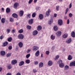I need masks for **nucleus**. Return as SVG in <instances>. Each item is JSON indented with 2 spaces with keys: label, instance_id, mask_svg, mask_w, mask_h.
<instances>
[{
  "label": "nucleus",
  "instance_id": "11",
  "mask_svg": "<svg viewBox=\"0 0 75 75\" xmlns=\"http://www.w3.org/2000/svg\"><path fill=\"white\" fill-rule=\"evenodd\" d=\"M18 6V3H15L13 5V7L14 8H17Z\"/></svg>",
  "mask_w": 75,
  "mask_h": 75
},
{
  "label": "nucleus",
  "instance_id": "41",
  "mask_svg": "<svg viewBox=\"0 0 75 75\" xmlns=\"http://www.w3.org/2000/svg\"><path fill=\"white\" fill-rule=\"evenodd\" d=\"M56 10L58 11L59 9V6H56Z\"/></svg>",
  "mask_w": 75,
  "mask_h": 75
},
{
  "label": "nucleus",
  "instance_id": "7",
  "mask_svg": "<svg viewBox=\"0 0 75 75\" xmlns=\"http://www.w3.org/2000/svg\"><path fill=\"white\" fill-rule=\"evenodd\" d=\"M50 13H51V10L50 9H48L46 13L47 16H50Z\"/></svg>",
  "mask_w": 75,
  "mask_h": 75
},
{
  "label": "nucleus",
  "instance_id": "8",
  "mask_svg": "<svg viewBox=\"0 0 75 75\" xmlns=\"http://www.w3.org/2000/svg\"><path fill=\"white\" fill-rule=\"evenodd\" d=\"M33 23V19H31L28 21L29 24H32Z\"/></svg>",
  "mask_w": 75,
  "mask_h": 75
},
{
  "label": "nucleus",
  "instance_id": "36",
  "mask_svg": "<svg viewBox=\"0 0 75 75\" xmlns=\"http://www.w3.org/2000/svg\"><path fill=\"white\" fill-rule=\"evenodd\" d=\"M62 60H59L57 62V64H60L62 63Z\"/></svg>",
  "mask_w": 75,
  "mask_h": 75
},
{
  "label": "nucleus",
  "instance_id": "53",
  "mask_svg": "<svg viewBox=\"0 0 75 75\" xmlns=\"http://www.w3.org/2000/svg\"><path fill=\"white\" fill-rule=\"evenodd\" d=\"M72 7V3H71L69 6V8H71Z\"/></svg>",
  "mask_w": 75,
  "mask_h": 75
},
{
  "label": "nucleus",
  "instance_id": "15",
  "mask_svg": "<svg viewBox=\"0 0 75 75\" xmlns=\"http://www.w3.org/2000/svg\"><path fill=\"white\" fill-rule=\"evenodd\" d=\"M19 14L20 16L22 17V16H23V14H24V11H21L19 12Z\"/></svg>",
  "mask_w": 75,
  "mask_h": 75
},
{
  "label": "nucleus",
  "instance_id": "9",
  "mask_svg": "<svg viewBox=\"0 0 75 75\" xmlns=\"http://www.w3.org/2000/svg\"><path fill=\"white\" fill-rule=\"evenodd\" d=\"M1 55L2 56H4L6 54V52L4 51H1Z\"/></svg>",
  "mask_w": 75,
  "mask_h": 75
},
{
  "label": "nucleus",
  "instance_id": "55",
  "mask_svg": "<svg viewBox=\"0 0 75 75\" xmlns=\"http://www.w3.org/2000/svg\"><path fill=\"white\" fill-rule=\"evenodd\" d=\"M38 64V62L37 61L35 62V65H37Z\"/></svg>",
  "mask_w": 75,
  "mask_h": 75
},
{
  "label": "nucleus",
  "instance_id": "64",
  "mask_svg": "<svg viewBox=\"0 0 75 75\" xmlns=\"http://www.w3.org/2000/svg\"><path fill=\"white\" fill-rule=\"evenodd\" d=\"M37 1V0H34V3H35Z\"/></svg>",
  "mask_w": 75,
  "mask_h": 75
},
{
  "label": "nucleus",
  "instance_id": "58",
  "mask_svg": "<svg viewBox=\"0 0 75 75\" xmlns=\"http://www.w3.org/2000/svg\"><path fill=\"white\" fill-rule=\"evenodd\" d=\"M31 51V50H28V51H27V53H28L29 52H30Z\"/></svg>",
  "mask_w": 75,
  "mask_h": 75
},
{
  "label": "nucleus",
  "instance_id": "39",
  "mask_svg": "<svg viewBox=\"0 0 75 75\" xmlns=\"http://www.w3.org/2000/svg\"><path fill=\"white\" fill-rule=\"evenodd\" d=\"M11 55V53H8L6 55V57H10Z\"/></svg>",
  "mask_w": 75,
  "mask_h": 75
},
{
  "label": "nucleus",
  "instance_id": "31",
  "mask_svg": "<svg viewBox=\"0 0 75 75\" xmlns=\"http://www.w3.org/2000/svg\"><path fill=\"white\" fill-rule=\"evenodd\" d=\"M50 38L51 39V40H54L55 39V36H53V35H52L51 36Z\"/></svg>",
  "mask_w": 75,
  "mask_h": 75
},
{
  "label": "nucleus",
  "instance_id": "49",
  "mask_svg": "<svg viewBox=\"0 0 75 75\" xmlns=\"http://www.w3.org/2000/svg\"><path fill=\"white\" fill-rule=\"evenodd\" d=\"M46 54L47 55H49V54H50V51H47L46 52Z\"/></svg>",
  "mask_w": 75,
  "mask_h": 75
},
{
  "label": "nucleus",
  "instance_id": "42",
  "mask_svg": "<svg viewBox=\"0 0 75 75\" xmlns=\"http://www.w3.org/2000/svg\"><path fill=\"white\" fill-rule=\"evenodd\" d=\"M29 57H30V54H29L26 55V58H27V59H28V58H29Z\"/></svg>",
  "mask_w": 75,
  "mask_h": 75
},
{
  "label": "nucleus",
  "instance_id": "17",
  "mask_svg": "<svg viewBox=\"0 0 75 75\" xmlns=\"http://www.w3.org/2000/svg\"><path fill=\"white\" fill-rule=\"evenodd\" d=\"M39 17L40 20H42L44 18V16L42 14H40L39 15Z\"/></svg>",
  "mask_w": 75,
  "mask_h": 75
},
{
  "label": "nucleus",
  "instance_id": "27",
  "mask_svg": "<svg viewBox=\"0 0 75 75\" xmlns=\"http://www.w3.org/2000/svg\"><path fill=\"white\" fill-rule=\"evenodd\" d=\"M54 31H57L58 29V28L57 27V26H55L53 28Z\"/></svg>",
  "mask_w": 75,
  "mask_h": 75
},
{
  "label": "nucleus",
  "instance_id": "51",
  "mask_svg": "<svg viewBox=\"0 0 75 75\" xmlns=\"http://www.w3.org/2000/svg\"><path fill=\"white\" fill-rule=\"evenodd\" d=\"M10 31V29H7L6 30V32H7L8 33H9Z\"/></svg>",
  "mask_w": 75,
  "mask_h": 75
},
{
  "label": "nucleus",
  "instance_id": "57",
  "mask_svg": "<svg viewBox=\"0 0 75 75\" xmlns=\"http://www.w3.org/2000/svg\"><path fill=\"white\" fill-rule=\"evenodd\" d=\"M69 20L68 19L67 20V24H69Z\"/></svg>",
  "mask_w": 75,
  "mask_h": 75
},
{
  "label": "nucleus",
  "instance_id": "24",
  "mask_svg": "<svg viewBox=\"0 0 75 75\" xmlns=\"http://www.w3.org/2000/svg\"><path fill=\"white\" fill-rule=\"evenodd\" d=\"M63 37L64 38H67L68 37V34L67 33H65L63 35Z\"/></svg>",
  "mask_w": 75,
  "mask_h": 75
},
{
  "label": "nucleus",
  "instance_id": "46",
  "mask_svg": "<svg viewBox=\"0 0 75 75\" xmlns=\"http://www.w3.org/2000/svg\"><path fill=\"white\" fill-rule=\"evenodd\" d=\"M15 32H16V30L13 29V30H12L11 32L12 33H15Z\"/></svg>",
  "mask_w": 75,
  "mask_h": 75
},
{
  "label": "nucleus",
  "instance_id": "33",
  "mask_svg": "<svg viewBox=\"0 0 75 75\" xmlns=\"http://www.w3.org/2000/svg\"><path fill=\"white\" fill-rule=\"evenodd\" d=\"M23 29H21V30H19L18 33H20V34H21V33H23Z\"/></svg>",
  "mask_w": 75,
  "mask_h": 75
},
{
  "label": "nucleus",
  "instance_id": "29",
  "mask_svg": "<svg viewBox=\"0 0 75 75\" xmlns=\"http://www.w3.org/2000/svg\"><path fill=\"white\" fill-rule=\"evenodd\" d=\"M6 11L7 13H8L10 12V9L8 8H7L6 9Z\"/></svg>",
  "mask_w": 75,
  "mask_h": 75
},
{
  "label": "nucleus",
  "instance_id": "34",
  "mask_svg": "<svg viewBox=\"0 0 75 75\" xmlns=\"http://www.w3.org/2000/svg\"><path fill=\"white\" fill-rule=\"evenodd\" d=\"M25 62L26 64H30V60L29 59H27L25 60Z\"/></svg>",
  "mask_w": 75,
  "mask_h": 75
},
{
  "label": "nucleus",
  "instance_id": "45",
  "mask_svg": "<svg viewBox=\"0 0 75 75\" xmlns=\"http://www.w3.org/2000/svg\"><path fill=\"white\" fill-rule=\"evenodd\" d=\"M68 10H69V8H67L66 9L65 14H67V13H68Z\"/></svg>",
  "mask_w": 75,
  "mask_h": 75
},
{
  "label": "nucleus",
  "instance_id": "23",
  "mask_svg": "<svg viewBox=\"0 0 75 75\" xmlns=\"http://www.w3.org/2000/svg\"><path fill=\"white\" fill-rule=\"evenodd\" d=\"M40 51L38 50L35 53V56L38 57L40 55Z\"/></svg>",
  "mask_w": 75,
  "mask_h": 75
},
{
  "label": "nucleus",
  "instance_id": "4",
  "mask_svg": "<svg viewBox=\"0 0 75 75\" xmlns=\"http://www.w3.org/2000/svg\"><path fill=\"white\" fill-rule=\"evenodd\" d=\"M39 49V47L37 46H34L33 47V50L34 51H37Z\"/></svg>",
  "mask_w": 75,
  "mask_h": 75
},
{
  "label": "nucleus",
  "instance_id": "1",
  "mask_svg": "<svg viewBox=\"0 0 75 75\" xmlns=\"http://www.w3.org/2000/svg\"><path fill=\"white\" fill-rule=\"evenodd\" d=\"M18 38L19 40H23L24 38V35L22 34H20L18 35Z\"/></svg>",
  "mask_w": 75,
  "mask_h": 75
},
{
  "label": "nucleus",
  "instance_id": "52",
  "mask_svg": "<svg viewBox=\"0 0 75 75\" xmlns=\"http://www.w3.org/2000/svg\"><path fill=\"white\" fill-rule=\"evenodd\" d=\"M30 16H31V14H30L27 15L28 18H30Z\"/></svg>",
  "mask_w": 75,
  "mask_h": 75
},
{
  "label": "nucleus",
  "instance_id": "35",
  "mask_svg": "<svg viewBox=\"0 0 75 75\" xmlns=\"http://www.w3.org/2000/svg\"><path fill=\"white\" fill-rule=\"evenodd\" d=\"M12 41V38L10 37L8 39V42H11Z\"/></svg>",
  "mask_w": 75,
  "mask_h": 75
},
{
  "label": "nucleus",
  "instance_id": "19",
  "mask_svg": "<svg viewBox=\"0 0 75 75\" xmlns=\"http://www.w3.org/2000/svg\"><path fill=\"white\" fill-rule=\"evenodd\" d=\"M71 35L72 37L73 38H74L75 37V32L74 31L72 32L71 34Z\"/></svg>",
  "mask_w": 75,
  "mask_h": 75
},
{
  "label": "nucleus",
  "instance_id": "63",
  "mask_svg": "<svg viewBox=\"0 0 75 75\" xmlns=\"http://www.w3.org/2000/svg\"><path fill=\"white\" fill-rule=\"evenodd\" d=\"M16 75H21V74L20 73H18Z\"/></svg>",
  "mask_w": 75,
  "mask_h": 75
},
{
  "label": "nucleus",
  "instance_id": "30",
  "mask_svg": "<svg viewBox=\"0 0 75 75\" xmlns=\"http://www.w3.org/2000/svg\"><path fill=\"white\" fill-rule=\"evenodd\" d=\"M7 67L8 69H10L12 68V66L11 64H9L7 66Z\"/></svg>",
  "mask_w": 75,
  "mask_h": 75
},
{
  "label": "nucleus",
  "instance_id": "38",
  "mask_svg": "<svg viewBox=\"0 0 75 75\" xmlns=\"http://www.w3.org/2000/svg\"><path fill=\"white\" fill-rule=\"evenodd\" d=\"M9 21L10 22H13L14 21V19L12 18H10Z\"/></svg>",
  "mask_w": 75,
  "mask_h": 75
},
{
  "label": "nucleus",
  "instance_id": "50",
  "mask_svg": "<svg viewBox=\"0 0 75 75\" xmlns=\"http://www.w3.org/2000/svg\"><path fill=\"white\" fill-rule=\"evenodd\" d=\"M33 72L34 73H35L37 72V70L36 69H33Z\"/></svg>",
  "mask_w": 75,
  "mask_h": 75
},
{
  "label": "nucleus",
  "instance_id": "61",
  "mask_svg": "<svg viewBox=\"0 0 75 75\" xmlns=\"http://www.w3.org/2000/svg\"><path fill=\"white\" fill-rule=\"evenodd\" d=\"M6 75H11V74L10 73H8Z\"/></svg>",
  "mask_w": 75,
  "mask_h": 75
},
{
  "label": "nucleus",
  "instance_id": "6",
  "mask_svg": "<svg viewBox=\"0 0 75 75\" xmlns=\"http://www.w3.org/2000/svg\"><path fill=\"white\" fill-rule=\"evenodd\" d=\"M16 63H17V61L16 60H13L11 62V64H12V65H15Z\"/></svg>",
  "mask_w": 75,
  "mask_h": 75
},
{
  "label": "nucleus",
  "instance_id": "13",
  "mask_svg": "<svg viewBox=\"0 0 75 75\" xmlns=\"http://www.w3.org/2000/svg\"><path fill=\"white\" fill-rule=\"evenodd\" d=\"M12 16L13 17H14V18H16L18 17V15L16 13H13L12 14Z\"/></svg>",
  "mask_w": 75,
  "mask_h": 75
},
{
  "label": "nucleus",
  "instance_id": "3",
  "mask_svg": "<svg viewBox=\"0 0 75 75\" xmlns=\"http://www.w3.org/2000/svg\"><path fill=\"white\" fill-rule=\"evenodd\" d=\"M58 24L59 25H62L63 24V21L62 20H59L58 21Z\"/></svg>",
  "mask_w": 75,
  "mask_h": 75
},
{
  "label": "nucleus",
  "instance_id": "28",
  "mask_svg": "<svg viewBox=\"0 0 75 75\" xmlns=\"http://www.w3.org/2000/svg\"><path fill=\"white\" fill-rule=\"evenodd\" d=\"M72 59V57L71 55H69L68 57V60L70 61V60H71Z\"/></svg>",
  "mask_w": 75,
  "mask_h": 75
},
{
  "label": "nucleus",
  "instance_id": "48",
  "mask_svg": "<svg viewBox=\"0 0 75 75\" xmlns=\"http://www.w3.org/2000/svg\"><path fill=\"white\" fill-rule=\"evenodd\" d=\"M69 17H72L73 15H72V14L71 13H70L69 14Z\"/></svg>",
  "mask_w": 75,
  "mask_h": 75
},
{
  "label": "nucleus",
  "instance_id": "2",
  "mask_svg": "<svg viewBox=\"0 0 75 75\" xmlns=\"http://www.w3.org/2000/svg\"><path fill=\"white\" fill-rule=\"evenodd\" d=\"M62 34V32L60 31H58L56 33V35L57 37H60V36Z\"/></svg>",
  "mask_w": 75,
  "mask_h": 75
},
{
  "label": "nucleus",
  "instance_id": "40",
  "mask_svg": "<svg viewBox=\"0 0 75 75\" xmlns=\"http://www.w3.org/2000/svg\"><path fill=\"white\" fill-rule=\"evenodd\" d=\"M52 22H53V20L52 19H50V21L49 22V24H51Z\"/></svg>",
  "mask_w": 75,
  "mask_h": 75
},
{
  "label": "nucleus",
  "instance_id": "5",
  "mask_svg": "<svg viewBox=\"0 0 75 75\" xmlns=\"http://www.w3.org/2000/svg\"><path fill=\"white\" fill-rule=\"evenodd\" d=\"M70 67H72L74 66L75 67V61L72 62H71L69 64Z\"/></svg>",
  "mask_w": 75,
  "mask_h": 75
},
{
  "label": "nucleus",
  "instance_id": "21",
  "mask_svg": "<svg viewBox=\"0 0 75 75\" xmlns=\"http://www.w3.org/2000/svg\"><path fill=\"white\" fill-rule=\"evenodd\" d=\"M59 67L60 68H64V64L62 63H61L59 64Z\"/></svg>",
  "mask_w": 75,
  "mask_h": 75
},
{
  "label": "nucleus",
  "instance_id": "43",
  "mask_svg": "<svg viewBox=\"0 0 75 75\" xmlns=\"http://www.w3.org/2000/svg\"><path fill=\"white\" fill-rule=\"evenodd\" d=\"M59 58V55H57L56 56V58H55L54 59L56 61V59H58V58Z\"/></svg>",
  "mask_w": 75,
  "mask_h": 75
},
{
  "label": "nucleus",
  "instance_id": "47",
  "mask_svg": "<svg viewBox=\"0 0 75 75\" xmlns=\"http://www.w3.org/2000/svg\"><path fill=\"white\" fill-rule=\"evenodd\" d=\"M8 49L9 50H11V49H12V46H9V47H8Z\"/></svg>",
  "mask_w": 75,
  "mask_h": 75
},
{
  "label": "nucleus",
  "instance_id": "20",
  "mask_svg": "<svg viewBox=\"0 0 75 75\" xmlns=\"http://www.w3.org/2000/svg\"><path fill=\"white\" fill-rule=\"evenodd\" d=\"M24 64V61H21L19 64V66H22Z\"/></svg>",
  "mask_w": 75,
  "mask_h": 75
},
{
  "label": "nucleus",
  "instance_id": "16",
  "mask_svg": "<svg viewBox=\"0 0 75 75\" xmlns=\"http://www.w3.org/2000/svg\"><path fill=\"white\" fill-rule=\"evenodd\" d=\"M33 35H36L38 34V31L37 30H35L33 32Z\"/></svg>",
  "mask_w": 75,
  "mask_h": 75
},
{
  "label": "nucleus",
  "instance_id": "62",
  "mask_svg": "<svg viewBox=\"0 0 75 75\" xmlns=\"http://www.w3.org/2000/svg\"><path fill=\"white\" fill-rule=\"evenodd\" d=\"M2 69H3L2 67H0V72H1V71H2Z\"/></svg>",
  "mask_w": 75,
  "mask_h": 75
},
{
  "label": "nucleus",
  "instance_id": "32",
  "mask_svg": "<svg viewBox=\"0 0 75 75\" xmlns=\"http://www.w3.org/2000/svg\"><path fill=\"white\" fill-rule=\"evenodd\" d=\"M26 28L28 30H31V26L28 25L26 26Z\"/></svg>",
  "mask_w": 75,
  "mask_h": 75
},
{
  "label": "nucleus",
  "instance_id": "12",
  "mask_svg": "<svg viewBox=\"0 0 75 75\" xmlns=\"http://www.w3.org/2000/svg\"><path fill=\"white\" fill-rule=\"evenodd\" d=\"M48 64L49 66H52L53 64V62L51 61H49L48 62Z\"/></svg>",
  "mask_w": 75,
  "mask_h": 75
},
{
  "label": "nucleus",
  "instance_id": "44",
  "mask_svg": "<svg viewBox=\"0 0 75 75\" xmlns=\"http://www.w3.org/2000/svg\"><path fill=\"white\" fill-rule=\"evenodd\" d=\"M67 68H69V66H68L67 65H66L64 69L65 70L67 69Z\"/></svg>",
  "mask_w": 75,
  "mask_h": 75
},
{
  "label": "nucleus",
  "instance_id": "59",
  "mask_svg": "<svg viewBox=\"0 0 75 75\" xmlns=\"http://www.w3.org/2000/svg\"><path fill=\"white\" fill-rule=\"evenodd\" d=\"M57 14L56 13H54V17H57Z\"/></svg>",
  "mask_w": 75,
  "mask_h": 75
},
{
  "label": "nucleus",
  "instance_id": "14",
  "mask_svg": "<svg viewBox=\"0 0 75 75\" xmlns=\"http://www.w3.org/2000/svg\"><path fill=\"white\" fill-rule=\"evenodd\" d=\"M8 44V42L5 41L3 43V47H6Z\"/></svg>",
  "mask_w": 75,
  "mask_h": 75
},
{
  "label": "nucleus",
  "instance_id": "22",
  "mask_svg": "<svg viewBox=\"0 0 75 75\" xmlns=\"http://www.w3.org/2000/svg\"><path fill=\"white\" fill-rule=\"evenodd\" d=\"M42 29V27L40 25L38 26L37 28V30L38 31H40Z\"/></svg>",
  "mask_w": 75,
  "mask_h": 75
},
{
  "label": "nucleus",
  "instance_id": "10",
  "mask_svg": "<svg viewBox=\"0 0 75 75\" xmlns=\"http://www.w3.org/2000/svg\"><path fill=\"white\" fill-rule=\"evenodd\" d=\"M18 45H19V47L20 48H22L23 47V43L21 42H20L18 43Z\"/></svg>",
  "mask_w": 75,
  "mask_h": 75
},
{
  "label": "nucleus",
  "instance_id": "26",
  "mask_svg": "<svg viewBox=\"0 0 75 75\" xmlns=\"http://www.w3.org/2000/svg\"><path fill=\"white\" fill-rule=\"evenodd\" d=\"M1 21L2 23H5L6 19L4 18H2L1 20Z\"/></svg>",
  "mask_w": 75,
  "mask_h": 75
},
{
  "label": "nucleus",
  "instance_id": "54",
  "mask_svg": "<svg viewBox=\"0 0 75 75\" xmlns=\"http://www.w3.org/2000/svg\"><path fill=\"white\" fill-rule=\"evenodd\" d=\"M2 39H3V35H2L0 37V39L1 40H2Z\"/></svg>",
  "mask_w": 75,
  "mask_h": 75
},
{
  "label": "nucleus",
  "instance_id": "60",
  "mask_svg": "<svg viewBox=\"0 0 75 75\" xmlns=\"http://www.w3.org/2000/svg\"><path fill=\"white\" fill-rule=\"evenodd\" d=\"M64 19H65V20H67V16H64Z\"/></svg>",
  "mask_w": 75,
  "mask_h": 75
},
{
  "label": "nucleus",
  "instance_id": "56",
  "mask_svg": "<svg viewBox=\"0 0 75 75\" xmlns=\"http://www.w3.org/2000/svg\"><path fill=\"white\" fill-rule=\"evenodd\" d=\"M33 1V0H30L29 1V4H30V3H32V2Z\"/></svg>",
  "mask_w": 75,
  "mask_h": 75
},
{
  "label": "nucleus",
  "instance_id": "25",
  "mask_svg": "<svg viewBox=\"0 0 75 75\" xmlns=\"http://www.w3.org/2000/svg\"><path fill=\"white\" fill-rule=\"evenodd\" d=\"M71 41H72L71 38H69V39H68V40L66 41V42L67 43V44H69L71 42Z\"/></svg>",
  "mask_w": 75,
  "mask_h": 75
},
{
  "label": "nucleus",
  "instance_id": "18",
  "mask_svg": "<svg viewBox=\"0 0 75 75\" xmlns=\"http://www.w3.org/2000/svg\"><path fill=\"white\" fill-rule=\"evenodd\" d=\"M44 66V64L42 62L40 63L39 65V68H41L42 67Z\"/></svg>",
  "mask_w": 75,
  "mask_h": 75
},
{
  "label": "nucleus",
  "instance_id": "37",
  "mask_svg": "<svg viewBox=\"0 0 75 75\" xmlns=\"http://www.w3.org/2000/svg\"><path fill=\"white\" fill-rule=\"evenodd\" d=\"M36 16V13L34 12L33 13V14L32 15V17H35V16Z\"/></svg>",
  "mask_w": 75,
  "mask_h": 75
}]
</instances>
